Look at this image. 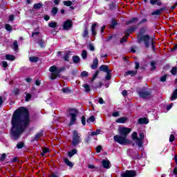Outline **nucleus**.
<instances>
[{
	"label": "nucleus",
	"instance_id": "1",
	"mask_svg": "<svg viewBox=\"0 0 177 177\" xmlns=\"http://www.w3.org/2000/svg\"><path fill=\"white\" fill-rule=\"evenodd\" d=\"M31 124L30 111L26 107L20 106L17 109L11 118L10 135L12 140H19L21 134L27 131Z\"/></svg>",
	"mask_w": 177,
	"mask_h": 177
},
{
	"label": "nucleus",
	"instance_id": "2",
	"mask_svg": "<svg viewBox=\"0 0 177 177\" xmlns=\"http://www.w3.org/2000/svg\"><path fill=\"white\" fill-rule=\"evenodd\" d=\"M154 39V37H151L149 34H146L144 36L137 37L138 44H144L145 48L149 49L151 44V41Z\"/></svg>",
	"mask_w": 177,
	"mask_h": 177
},
{
	"label": "nucleus",
	"instance_id": "3",
	"mask_svg": "<svg viewBox=\"0 0 177 177\" xmlns=\"http://www.w3.org/2000/svg\"><path fill=\"white\" fill-rule=\"evenodd\" d=\"M113 140L116 143H119V145H122L123 146L132 143V141L129 140L124 136H121V134L114 136Z\"/></svg>",
	"mask_w": 177,
	"mask_h": 177
},
{
	"label": "nucleus",
	"instance_id": "4",
	"mask_svg": "<svg viewBox=\"0 0 177 177\" xmlns=\"http://www.w3.org/2000/svg\"><path fill=\"white\" fill-rule=\"evenodd\" d=\"M69 111H73V113H69L71 120L68 124L69 127H73V125L75 124V121H77V115L78 114V110H77L76 109L71 108V109H69Z\"/></svg>",
	"mask_w": 177,
	"mask_h": 177
},
{
	"label": "nucleus",
	"instance_id": "5",
	"mask_svg": "<svg viewBox=\"0 0 177 177\" xmlns=\"http://www.w3.org/2000/svg\"><path fill=\"white\" fill-rule=\"evenodd\" d=\"M80 143H81V136H80L77 130H74L73 131L72 145L73 146H78Z\"/></svg>",
	"mask_w": 177,
	"mask_h": 177
},
{
	"label": "nucleus",
	"instance_id": "6",
	"mask_svg": "<svg viewBox=\"0 0 177 177\" xmlns=\"http://www.w3.org/2000/svg\"><path fill=\"white\" fill-rule=\"evenodd\" d=\"M118 132L120 135L122 136H124V138H127L131 132H132V129L131 128H128V127H120L118 130Z\"/></svg>",
	"mask_w": 177,
	"mask_h": 177
},
{
	"label": "nucleus",
	"instance_id": "7",
	"mask_svg": "<svg viewBox=\"0 0 177 177\" xmlns=\"http://www.w3.org/2000/svg\"><path fill=\"white\" fill-rule=\"evenodd\" d=\"M136 176V171L126 170L125 172L120 174V177H135Z\"/></svg>",
	"mask_w": 177,
	"mask_h": 177
},
{
	"label": "nucleus",
	"instance_id": "8",
	"mask_svg": "<svg viewBox=\"0 0 177 177\" xmlns=\"http://www.w3.org/2000/svg\"><path fill=\"white\" fill-rule=\"evenodd\" d=\"M138 95L140 97H142V99L147 100V99H150V96H151V92L140 91H138Z\"/></svg>",
	"mask_w": 177,
	"mask_h": 177
},
{
	"label": "nucleus",
	"instance_id": "9",
	"mask_svg": "<svg viewBox=\"0 0 177 177\" xmlns=\"http://www.w3.org/2000/svg\"><path fill=\"white\" fill-rule=\"evenodd\" d=\"M143 139H145V133L140 132L139 133V137L138 141H136V144L138 147H143Z\"/></svg>",
	"mask_w": 177,
	"mask_h": 177
},
{
	"label": "nucleus",
	"instance_id": "10",
	"mask_svg": "<svg viewBox=\"0 0 177 177\" xmlns=\"http://www.w3.org/2000/svg\"><path fill=\"white\" fill-rule=\"evenodd\" d=\"M70 28H73V21L71 19H67L64 21L63 30H68Z\"/></svg>",
	"mask_w": 177,
	"mask_h": 177
},
{
	"label": "nucleus",
	"instance_id": "11",
	"mask_svg": "<svg viewBox=\"0 0 177 177\" xmlns=\"http://www.w3.org/2000/svg\"><path fill=\"white\" fill-rule=\"evenodd\" d=\"M146 32H147V27H141L139 32L137 33V38H140V37H145V35H146Z\"/></svg>",
	"mask_w": 177,
	"mask_h": 177
},
{
	"label": "nucleus",
	"instance_id": "12",
	"mask_svg": "<svg viewBox=\"0 0 177 177\" xmlns=\"http://www.w3.org/2000/svg\"><path fill=\"white\" fill-rule=\"evenodd\" d=\"M42 136H44V130L35 134L34 138L31 140L32 143H33V142H38L39 138H42Z\"/></svg>",
	"mask_w": 177,
	"mask_h": 177
},
{
	"label": "nucleus",
	"instance_id": "13",
	"mask_svg": "<svg viewBox=\"0 0 177 177\" xmlns=\"http://www.w3.org/2000/svg\"><path fill=\"white\" fill-rule=\"evenodd\" d=\"M164 10H167V7L160 8V9L152 12L151 15L152 16H154V15L159 16V15H161V12Z\"/></svg>",
	"mask_w": 177,
	"mask_h": 177
},
{
	"label": "nucleus",
	"instance_id": "14",
	"mask_svg": "<svg viewBox=\"0 0 177 177\" xmlns=\"http://www.w3.org/2000/svg\"><path fill=\"white\" fill-rule=\"evenodd\" d=\"M98 66H99V59H97V57H95L93 61V64L91 66V68L93 70H96Z\"/></svg>",
	"mask_w": 177,
	"mask_h": 177
},
{
	"label": "nucleus",
	"instance_id": "15",
	"mask_svg": "<svg viewBox=\"0 0 177 177\" xmlns=\"http://www.w3.org/2000/svg\"><path fill=\"white\" fill-rule=\"evenodd\" d=\"M102 165L103 168H104L105 169H110V160H102Z\"/></svg>",
	"mask_w": 177,
	"mask_h": 177
},
{
	"label": "nucleus",
	"instance_id": "16",
	"mask_svg": "<svg viewBox=\"0 0 177 177\" xmlns=\"http://www.w3.org/2000/svg\"><path fill=\"white\" fill-rule=\"evenodd\" d=\"M149 123V119L146 118H140L138 119V124L140 125H144V124H147Z\"/></svg>",
	"mask_w": 177,
	"mask_h": 177
},
{
	"label": "nucleus",
	"instance_id": "17",
	"mask_svg": "<svg viewBox=\"0 0 177 177\" xmlns=\"http://www.w3.org/2000/svg\"><path fill=\"white\" fill-rule=\"evenodd\" d=\"M136 74H138V70H135V71H127L125 72L124 75L127 76V75H131V77H135V75H136Z\"/></svg>",
	"mask_w": 177,
	"mask_h": 177
},
{
	"label": "nucleus",
	"instance_id": "18",
	"mask_svg": "<svg viewBox=\"0 0 177 177\" xmlns=\"http://www.w3.org/2000/svg\"><path fill=\"white\" fill-rule=\"evenodd\" d=\"M139 21V18L133 17L130 20L126 21V25L129 26V24H133V23H138Z\"/></svg>",
	"mask_w": 177,
	"mask_h": 177
},
{
	"label": "nucleus",
	"instance_id": "19",
	"mask_svg": "<svg viewBox=\"0 0 177 177\" xmlns=\"http://www.w3.org/2000/svg\"><path fill=\"white\" fill-rule=\"evenodd\" d=\"M127 121H128V118L122 117V118L117 119L115 120V122H117V124H125V122H127Z\"/></svg>",
	"mask_w": 177,
	"mask_h": 177
},
{
	"label": "nucleus",
	"instance_id": "20",
	"mask_svg": "<svg viewBox=\"0 0 177 177\" xmlns=\"http://www.w3.org/2000/svg\"><path fill=\"white\" fill-rule=\"evenodd\" d=\"M97 23H94L91 26V33L93 37H95L97 35L96 27H97Z\"/></svg>",
	"mask_w": 177,
	"mask_h": 177
},
{
	"label": "nucleus",
	"instance_id": "21",
	"mask_svg": "<svg viewBox=\"0 0 177 177\" xmlns=\"http://www.w3.org/2000/svg\"><path fill=\"white\" fill-rule=\"evenodd\" d=\"M72 60L75 64H78V63L81 62V58H80V56L78 55H73L72 57Z\"/></svg>",
	"mask_w": 177,
	"mask_h": 177
},
{
	"label": "nucleus",
	"instance_id": "22",
	"mask_svg": "<svg viewBox=\"0 0 177 177\" xmlns=\"http://www.w3.org/2000/svg\"><path fill=\"white\" fill-rule=\"evenodd\" d=\"M110 70V68L107 65H101L100 66V71H103L104 73H106Z\"/></svg>",
	"mask_w": 177,
	"mask_h": 177
},
{
	"label": "nucleus",
	"instance_id": "23",
	"mask_svg": "<svg viewBox=\"0 0 177 177\" xmlns=\"http://www.w3.org/2000/svg\"><path fill=\"white\" fill-rule=\"evenodd\" d=\"M37 43L39 44L40 48H45L46 43L45 42V40L42 39V38L38 39Z\"/></svg>",
	"mask_w": 177,
	"mask_h": 177
},
{
	"label": "nucleus",
	"instance_id": "24",
	"mask_svg": "<svg viewBox=\"0 0 177 177\" xmlns=\"http://www.w3.org/2000/svg\"><path fill=\"white\" fill-rule=\"evenodd\" d=\"M39 61V57H38L32 56L29 57V62H30V63H38Z\"/></svg>",
	"mask_w": 177,
	"mask_h": 177
},
{
	"label": "nucleus",
	"instance_id": "25",
	"mask_svg": "<svg viewBox=\"0 0 177 177\" xmlns=\"http://www.w3.org/2000/svg\"><path fill=\"white\" fill-rule=\"evenodd\" d=\"M88 35H89V32L88 30V26H85L84 31L82 34V36L83 37V38H86L88 37Z\"/></svg>",
	"mask_w": 177,
	"mask_h": 177
},
{
	"label": "nucleus",
	"instance_id": "26",
	"mask_svg": "<svg viewBox=\"0 0 177 177\" xmlns=\"http://www.w3.org/2000/svg\"><path fill=\"white\" fill-rule=\"evenodd\" d=\"M6 60H10V62H15L16 60V57L15 55L7 54L6 55Z\"/></svg>",
	"mask_w": 177,
	"mask_h": 177
},
{
	"label": "nucleus",
	"instance_id": "27",
	"mask_svg": "<svg viewBox=\"0 0 177 177\" xmlns=\"http://www.w3.org/2000/svg\"><path fill=\"white\" fill-rule=\"evenodd\" d=\"M64 162H65L68 167H70V168H73L74 167V164H73V162H71L67 158L64 160Z\"/></svg>",
	"mask_w": 177,
	"mask_h": 177
},
{
	"label": "nucleus",
	"instance_id": "28",
	"mask_svg": "<svg viewBox=\"0 0 177 177\" xmlns=\"http://www.w3.org/2000/svg\"><path fill=\"white\" fill-rule=\"evenodd\" d=\"M113 71H111V69H109V71L106 72V75L105 77V80H106V81H110V80H111V72Z\"/></svg>",
	"mask_w": 177,
	"mask_h": 177
},
{
	"label": "nucleus",
	"instance_id": "29",
	"mask_svg": "<svg viewBox=\"0 0 177 177\" xmlns=\"http://www.w3.org/2000/svg\"><path fill=\"white\" fill-rule=\"evenodd\" d=\"M118 25V22L117 21H115V19H112L110 28L114 29V28H115V26Z\"/></svg>",
	"mask_w": 177,
	"mask_h": 177
},
{
	"label": "nucleus",
	"instance_id": "30",
	"mask_svg": "<svg viewBox=\"0 0 177 177\" xmlns=\"http://www.w3.org/2000/svg\"><path fill=\"white\" fill-rule=\"evenodd\" d=\"M49 71L53 73H60V72H59V70L57 69V67H56V66H50L49 68Z\"/></svg>",
	"mask_w": 177,
	"mask_h": 177
},
{
	"label": "nucleus",
	"instance_id": "31",
	"mask_svg": "<svg viewBox=\"0 0 177 177\" xmlns=\"http://www.w3.org/2000/svg\"><path fill=\"white\" fill-rule=\"evenodd\" d=\"M77 153H78V151H77L75 149H73L71 151L68 152V157L71 158L73 156L77 154Z\"/></svg>",
	"mask_w": 177,
	"mask_h": 177
},
{
	"label": "nucleus",
	"instance_id": "32",
	"mask_svg": "<svg viewBox=\"0 0 177 177\" xmlns=\"http://www.w3.org/2000/svg\"><path fill=\"white\" fill-rule=\"evenodd\" d=\"M127 32H129L130 34H132V32H135L136 31V26H131L129 28L126 30Z\"/></svg>",
	"mask_w": 177,
	"mask_h": 177
},
{
	"label": "nucleus",
	"instance_id": "33",
	"mask_svg": "<svg viewBox=\"0 0 177 177\" xmlns=\"http://www.w3.org/2000/svg\"><path fill=\"white\" fill-rule=\"evenodd\" d=\"M42 6H44V4H42L41 3H36L33 6V8L36 9V10H38V9H41V8H42Z\"/></svg>",
	"mask_w": 177,
	"mask_h": 177
},
{
	"label": "nucleus",
	"instance_id": "34",
	"mask_svg": "<svg viewBox=\"0 0 177 177\" xmlns=\"http://www.w3.org/2000/svg\"><path fill=\"white\" fill-rule=\"evenodd\" d=\"M70 53H71V51H68V53H66L64 56V60L65 62H70Z\"/></svg>",
	"mask_w": 177,
	"mask_h": 177
},
{
	"label": "nucleus",
	"instance_id": "35",
	"mask_svg": "<svg viewBox=\"0 0 177 177\" xmlns=\"http://www.w3.org/2000/svg\"><path fill=\"white\" fill-rule=\"evenodd\" d=\"M117 9V4L115 3L112 2L109 4V10H115Z\"/></svg>",
	"mask_w": 177,
	"mask_h": 177
},
{
	"label": "nucleus",
	"instance_id": "36",
	"mask_svg": "<svg viewBox=\"0 0 177 177\" xmlns=\"http://www.w3.org/2000/svg\"><path fill=\"white\" fill-rule=\"evenodd\" d=\"M156 68H157V66H156V62L154 61L151 62L150 71H155Z\"/></svg>",
	"mask_w": 177,
	"mask_h": 177
},
{
	"label": "nucleus",
	"instance_id": "37",
	"mask_svg": "<svg viewBox=\"0 0 177 177\" xmlns=\"http://www.w3.org/2000/svg\"><path fill=\"white\" fill-rule=\"evenodd\" d=\"M59 26L57 25V22L53 21L50 24H48V27H50V28H57Z\"/></svg>",
	"mask_w": 177,
	"mask_h": 177
},
{
	"label": "nucleus",
	"instance_id": "38",
	"mask_svg": "<svg viewBox=\"0 0 177 177\" xmlns=\"http://www.w3.org/2000/svg\"><path fill=\"white\" fill-rule=\"evenodd\" d=\"M177 99V88L174 90V91L173 92V94L171 97V100L173 101V100H175Z\"/></svg>",
	"mask_w": 177,
	"mask_h": 177
},
{
	"label": "nucleus",
	"instance_id": "39",
	"mask_svg": "<svg viewBox=\"0 0 177 177\" xmlns=\"http://www.w3.org/2000/svg\"><path fill=\"white\" fill-rule=\"evenodd\" d=\"M60 73H52L51 75H50V80H56V78H57L59 75Z\"/></svg>",
	"mask_w": 177,
	"mask_h": 177
},
{
	"label": "nucleus",
	"instance_id": "40",
	"mask_svg": "<svg viewBox=\"0 0 177 177\" xmlns=\"http://www.w3.org/2000/svg\"><path fill=\"white\" fill-rule=\"evenodd\" d=\"M131 138L133 140H136V142H138V133L136 131L133 132L131 134Z\"/></svg>",
	"mask_w": 177,
	"mask_h": 177
},
{
	"label": "nucleus",
	"instance_id": "41",
	"mask_svg": "<svg viewBox=\"0 0 177 177\" xmlns=\"http://www.w3.org/2000/svg\"><path fill=\"white\" fill-rule=\"evenodd\" d=\"M88 75H89V73H88V71H82L80 74L81 78H86V77H88Z\"/></svg>",
	"mask_w": 177,
	"mask_h": 177
},
{
	"label": "nucleus",
	"instance_id": "42",
	"mask_svg": "<svg viewBox=\"0 0 177 177\" xmlns=\"http://www.w3.org/2000/svg\"><path fill=\"white\" fill-rule=\"evenodd\" d=\"M87 124H91V122H95V116L91 115L86 120Z\"/></svg>",
	"mask_w": 177,
	"mask_h": 177
},
{
	"label": "nucleus",
	"instance_id": "43",
	"mask_svg": "<svg viewBox=\"0 0 177 177\" xmlns=\"http://www.w3.org/2000/svg\"><path fill=\"white\" fill-rule=\"evenodd\" d=\"M57 12H59V8H57L56 7H53V9L51 10V13H52L53 16L57 15Z\"/></svg>",
	"mask_w": 177,
	"mask_h": 177
},
{
	"label": "nucleus",
	"instance_id": "44",
	"mask_svg": "<svg viewBox=\"0 0 177 177\" xmlns=\"http://www.w3.org/2000/svg\"><path fill=\"white\" fill-rule=\"evenodd\" d=\"M82 59H84V60H85V59H86V57H88V52H86V50H82Z\"/></svg>",
	"mask_w": 177,
	"mask_h": 177
},
{
	"label": "nucleus",
	"instance_id": "45",
	"mask_svg": "<svg viewBox=\"0 0 177 177\" xmlns=\"http://www.w3.org/2000/svg\"><path fill=\"white\" fill-rule=\"evenodd\" d=\"M13 49L15 51H16L19 49V44L17 43V40H15L13 42Z\"/></svg>",
	"mask_w": 177,
	"mask_h": 177
},
{
	"label": "nucleus",
	"instance_id": "46",
	"mask_svg": "<svg viewBox=\"0 0 177 177\" xmlns=\"http://www.w3.org/2000/svg\"><path fill=\"white\" fill-rule=\"evenodd\" d=\"M5 28L7 31H12V30H13V28L12 27V26H10V24H5Z\"/></svg>",
	"mask_w": 177,
	"mask_h": 177
},
{
	"label": "nucleus",
	"instance_id": "47",
	"mask_svg": "<svg viewBox=\"0 0 177 177\" xmlns=\"http://www.w3.org/2000/svg\"><path fill=\"white\" fill-rule=\"evenodd\" d=\"M61 91L63 92V93H70V92H71L70 88L68 87L62 88Z\"/></svg>",
	"mask_w": 177,
	"mask_h": 177
},
{
	"label": "nucleus",
	"instance_id": "48",
	"mask_svg": "<svg viewBox=\"0 0 177 177\" xmlns=\"http://www.w3.org/2000/svg\"><path fill=\"white\" fill-rule=\"evenodd\" d=\"M97 75H99V71H96L94 75H93L91 78V82H93V81H95V79L97 78Z\"/></svg>",
	"mask_w": 177,
	"mask_h": 177
},
{
	"label": "nucleus",
	"instance_id": "49",
	"mask_svg": "<svg viewBox=\"0 0 177 177\" xmlns=\"http://www.w3.org/2000/svg\"><path fill=\"white\" fill-rule=\"evenodd\" d=\"M23 147H24V142H21L17 144V149H23Z\"/></svg>",
	"mask_w": 177,
	"mask_h": 177
},
{
	"label": "nucleus",
	"instance_id": "50",
	"mask_svg": "<svg viewBox=\"0 0 177 177\" xmlns=\"http://www.w3.org/2000/svg\"><path fill=\"white\" fill-rule=\"evenodd\" d=\"M100 133V130L97 129L95 131L91 132V136H96L97 135H99Z\"/></svg>",
	"mask_w": 177,
	"mask_h": 177
},
{
	"label": "nucleus",
	"instance_id": "51",
	"mask_svg": "<svg viewBox=\"0 0 177 177\" xmlns=\"http://www.w3.org/2000/svg\"><path fill=\"white\" fill-rule=\"evenodd\" d=\"M83 86L84 87L86 92H91V87L88 86V84H84Z\"/></svg>",
	"mask_w": 177,
	"mask_h": 177
},
{
	"label": "nucleus",
	"instance_id": "52",
	"mask_svg": "<svg viewBox=\"0 0 177 177\" xmlns=\"http://www.w3.org/2000/svg\"><path fill=\"white\" fill-rule=\"evenodd\" d=\"M64 5L65 6H71V5H73V2L71 1H64Z\"/></svg>",
	"mask_w": 177,
	"mask_h": 177
},
{
	"label": "nucleus",
	"instance_id": "53",
	"mask_svg": "<svg viewBox=\"0 0 177 177\" xmlns=\"http://www.w3.org/2000/svg\"><path fill=\"white\" fill-rule=\"evenodd\" d=\"M32 97V95L30 93H27L25 97V101L26 102H30V99Z\"/></svg>",
	"mask_w": 177,
	"mask_h": 177
},
{
	"label": "nucleus",
	"instance_id": "54",
	"mask_svg": "<svg viewBox=\"0 0 177 177\" xmlns=\"http://www.w3.org/2000/svg\"><path fill=\"white\" fill-rule=\"evenodd\" d=\"M10 162L12 164L15 163V162H20V161L19 160V158H17V156H15L14 158H12L11 160H10Z\"/></svg>",
	"mask_w": 177,
	"mask_h": 177
},
{
	"label": "nucleus",
	"instance_id": "55",
	"mask_svg": "<svg viewBox=\"0 0 177 177\" xmlns=\"http://www.w3.org/2000/svg\"><path fill=\"white\" fill-rule=\"evenodd\" d=\"M171 73L173 75H176V73H177V67L175 66L174 68H171Z\"/></svg>",
	"mask_w": 177,
	"mask_h": 177
},
{
	"label": "nucleus",
	"instance_id": "56",
	"mask_svg": "<svg viewBox=\"0 0 177 177\" xmlns=\"http://www.w3.org/2000/svg\"><path fill=\"white\" fill-rule=\"evenodd\" d=\"M1 64H2V67H3V68H7L9 66L6 61H2Z\"/></svg>",
	"mask_w": 177,
	"mask_h": 177
},
{
	"label": "nucleus",
	"instance_id": "57",
	"mask_svg": "<svg viewBox=\"0 0 177 177\" xmlns=\"http://www.w3.org/2000/svg\"><path fill=\"white\" fill-rule=\"evenodd\" d=\"M81 121H82V125H86V118H85V116L83 115L82 117Z\"/></svg>",
	"mask_w": 177,
	"mask_h": 177
},
{
	"label": "nucleus",
	"instance_id": "58",
	"mask_svg": "<svg viewBox=\"0 0 177 177\" xmlns=\"http://www.w3.org/2000/svg\"><path fill=\"white\" fill-rule=\"evenodd\" d=\"M6 158V153H3L0 157V162H2V161H5Z\"/></svg>",
	"mask_w": 177,
	"mask_h": 177
},
{
	"label": "nucleus",
	"instance_id": "59",
	"mask_svg": "<svg viewBox=\"0 0 177 177\" xmlns=\"http://www.w3.org/2000/svg\"><path fill=\"white\" fill-rule=\"evenodd\" d=\"M167 75L162 76L160 80V82H165V81H167Z\"/></svg>",
	"mask_w": 177,
	"mask_h": 177
},
{
	"label": "nucleus",
	"instance_id": "60",
	"mask_svg": "<svg viewBox=\"0 0 177 177\" xmlns=\"http://www.w3.org/2000/svg\"><path fill=\"white\" fill-rule=\"evenodd\" d=\"M174 141H175V135L174 134L170 135V137H169L170 143H172Z\"/></svg>",
	"mask_w": 177,
	"mask_h": 177
},
{
	"label": "nucleus",
	"instance_id": "61",
	"mask_svg": "<svg viewBox=\"0 0 177 177\" xmlns=\"http://www.w3.org/2000/svg\"><path fill=\"white\" fill-rule=\"evenodd\" d=\"M145 23H147V19H142L141 21L138 22V26L140 24H145Z\"/></svg>",
	"mask_w": 177,
	"mask_h": 177
},
{
	"label": "nucleus",
	"instance_id": "62",
	"mask_svg": "<svg viewBox=\"0 0 177 177\" xmlns=\"http://www.w3.org/2000/svg\"><path fill=\"white\" fill-rule=\"evenodd\" d=\"M150 45L151 46L152 50H156V45L154 44V39L151 41Z\"/></svg>",
	"mask_w": 177,
	"mask_h": 177
},
{
	"label": "nucleus",
	"instance_id": "63",
	"mask_svg": "<svg viewBox=\"0 0 177 177\" xmlns=\"http://www.w3.org/2000/svg\"><path fill=\"white\" fill-rule=\"evenodd\" d=\"M102 146L101 145H98L97 147H96V152L97 153H100V151H102Z\"/></svg>",
	"mask_w": 177,
	"mask_h": 177
},
{
	"label": "nucleus",
	"instance_id": "64",
	"mask_svg": "<svg viewBox=\"0 0 177 177\" xmlns=\"http://www.w3.org/2000/svg\"><path fill=\"white\" fill-rule=\"evenodd\" d=\"M135 68H136V70H138V68H140V64H139V62H135Z\"/></svg>",
	"mask_w": 177,
	"mask_h": 177
}]
</instances>
